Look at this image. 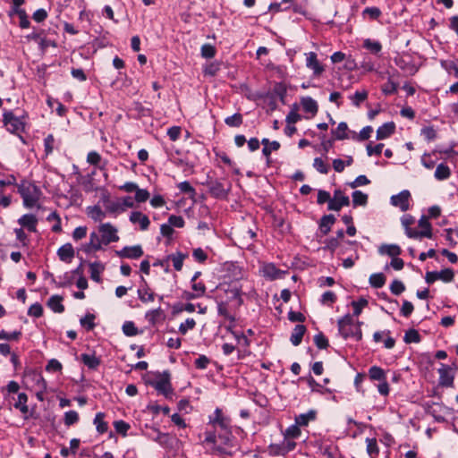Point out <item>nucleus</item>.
I'll return each instance as SVG.
<instances>
[{
    "label": "nucleus",
    "mask_w": 458,
    "mask_h": 458,
    "mask_svg": "<svg viewBox=\"0 0 458 458\" xmlns=\"http://www.w3.org/2000/svg\"><path fill=\"white\" fill-rule=\"evenodd\" d=\"M239 277L220 283L215 290V301L217 305V314L226 320H234V313H237L242 306L243 292L241 282L242 273L239 270Z\"/></svg>",
    "instance_id": "nucleus-1"
},
{
    "label": "nucleus",
    "mask_w": 458,
    "mask_h": 458,
    "mask_svg": "<svg viewBox=\"0 0 458 458\" xmlns=\"http://www.w3.org/2000/svg\"><path fill=\"white\" fill-rule=\"evenodd\" d=\"M204 435L203 444L211 445V454L232 455V453L228 452L225 447H232L233 445V436L230 426L226 427V428H220V431L206 430Z\"/></svg>",
    "instance_id": "nucleus-2"
},
{
    "label": "nucleus",
    "mask_w": 458,
    "mask_h": 458,
    "mask_svg": "<svg viewBox=\"0 0 458 458\" xmlns=\"http://www.w3.org/2000/svg\"><path fill=\"white\" fill-rule=\"evenodd\" d=\"M361 324L360 321L354 322L352 317L347 314L338 320V330L344 338H352L355 341H360L362 338Z\"/></svg>",
    "instance_id": "nucleus-3"
},
{
    "label": "nucleus",
    "mask_w": 458,
    "mask_h": 458,
    "mask_svg": "<svg viewBox=\"0 0 458 458\" xmlns=\"http://www.w3.org/2000/svg\"><path fill=\"white\" fill-rule=\"evenodd\" d=\"M18 192L23 199L24 206L29 208H34L41 196L40 189L28 182H22L18 185Z\"/></svg>",
    "instance_id": "nucleus-4"
},
{
    "label": "nucleus",
    "mask_w": 458,
    "mask_h": 458,
    "mask_svg": "<svg viewBox=\"0 0 458 458\" xmlns=\"http://www.w3.org/2000/svg\"><path fill=\"white\" fill-rule=\"evenodd\" d=\"M203 185L208 188L209 194L217 199H225L232 187L231 182L226 179L213 178H208Z\"/></svg>",
    "instance_id": "nucleus-5"
},
{
    "label": "nucleus",
    "mask_w": 458,
    "mask_h": 458,
    "mask_svg": "<svg viewBox=\"0 0 458 458\" xmlns=\"http://www.w3.org/2000/svg\"><path fill=\"white\" fill-rule=\"evenodd\" d=\"M155 376L156 378L150 380L148 384L165 398H170L174 391L171 384L170 373L168 371H164L162 373L157 372Z\"/></svg>",
    "instance_id": "nucleus-6"
},
{
    "label": "nucleus",
    "mask_w": 458,
    "mask_h": 458,
    "mask_svg": "<svg viewBox=\"0 0 458 458\" xmlns=\"http://www.w3.org/2000/svg\"><path fill=\"white\" fill-rule=\"evenodd\" d=\"M3 116L4 124L7 131L17 135L24 132L25 123L23 118L15 116L12 111L4 112Z\"/></svg>",
    "instance_id": "nucleus-7"
},
{
    "label": "nucleus",
    "mask_w": 458,
    "mask_h": 458,
    "mask_svg": "<svg viewBox=\"0 0 458 458\" xmlns=\"http://www.w3.org/2000/svg\"><path fill=\"white\" fill-rule=\"evenodd\" d=\"M98 232L101 235L104 245H108L111 242H116L119 241L117 228L110 223L101 224L98 226Z\"/></svg>",
    "instance_id": "nucleus-8"
},
{
    "label": "nucleus",
    "mask_w": 458,
    "mask_h": 458,
    "mask_svg": "<svg viewBox=\"0 0 458 458\" xmlns=\"http://www.w3.org/2000/svg\"><path fill=\"white\" fill-rule=\"evenodd\" d=\"M230 419L223 414L220 408H216L214 413L208 417V424L214 428L212 431H216L217 428H226L230 426Z\"/></svg>",
    "instance_id": "nucleus-9"
},
{
    "label": "nucleus",
    "mask_w": 458,
    "mask_h": 458,
    "mask_svg": "<svg viewBox=\"0 0 458 458\" xmlns=\"http://www.w3.org/2000/svg\"><path fill=\"white\" fill-rule=\"evenodd\" d=\"M411 193L407 190L402 191L396 195L391 197L390 202L393 206L399 208L402 211L405 212L410 208Z\"/></svg>",
    "instance_id": "nucleus-10"
},
{
    "label": "nucleus",
    "mask_w": 458,
    "mask_h": 458,
    "mask_svg": "<svg viewBox=\"0 0 458 458\" xmlns=\"http://www.w3.org/2000/svg\"><path fill=\"white\" fill-rule=\"evenodd\" d=\"M350 199L348 196H345L340 190H337L334 193V197L331 198L327 208L329 210L339 211L343 207L349 206Z\"/></svg>",
    "instance_id": "nucleus-11"
},
{
    "label": "nucleus",
    "mask_w": 458,
    "mask_h": 458,
    "mask_svg": "<svg viewBox=\"0 0 458 458\" xmlns=\"http://www.w3.org/2000/svg\"><path fill=\"white\" fill-rule=\"evenodd\" d=\"M262 276L268 280L282 279L288 274V271L277 268L273 263H268L262 267Z\"/></svg>",
    "instance_id": "nucleus-12"
},
{
    "label": "nucleus",
    "mask_w": 458,
    "mask_h": 458,
    "mask_svg": "<svg viewBox=\"0 0 458 458\" xmlns=\"http://www.w3.org/2000/svg\"><path fill=\"white\" fill-rule=\"evenodd\" d=\"M143 250L140 245L125 246L115 254L122 259H138L143 255Z\"/></svg>",
    "instance_id": "nucleus-13"
},
{
    "label": "nucleus",
    "mask_w": 458,
    "mask_h": 458,
    "mask_svg": "<svg viewBox=\"0 0 458 458\" xmlns=\"http://www.w3.org/2000/svg\"><path fill=\"white\" fill-rule=\"evenodd\" d=\"M419 226L421 228L420 231L414 229L413 239H420L423 237L431 239L432 238V227L428 220V217L422 216L419 220Z\"/></svg>",
    "instance_id": "nucleus-14"
},
{
    "label": "nucleus",
    "mask_w": 458,
    "mask_h": 458,
    "mask_svg": "<svg viewBox=\"0 0 458 458\" xmlns=\"http://www.w3.org/2000/svg\"><path fill=\"white\" fill-rule=\"evenodd\" d=\"M439 374V385L445 387H450L454 386V374L452 373V369L445 364L441 365V368L438 369Z\"/></svg>",
    "instance_id": "nucleus-15"
},
{
    "label": "nucleus",
    "mask_w": 458,
    "mask_h": 458,
    "mask_svg": "<svg viewBox=\"0 0 458 458\" xmlns=\"http://www.w3.org/2000/svg\"><path fill=\"white\" fill-rule=\"evenodd\" d=\"M165 313L164 310L159 307L157 309H154L151 310H148L145 314L146 320L149 323L151 326H156L158 323H161L165 320Z\"/></svg>",
    "instance_id": "nucleus-16"
},
{
    "label": "nucleus",
    "mask_w": 458,
    "mask_h": 458,
    "mask_svg": "<svg viewBox=\"0 0 458 458\" xmlns=\"http://www.w3.org/2000/svg\"><path fill=\"white\" fill-rule=\"evenodd\" d=\"M130 221L132 224H139L140 230L142 231H146L150 225V221L148 216L144 215L140 211L131 212L130 215Z\"/></svg>",
    "instance_id": "nucleus-17"
},
{
    "label": "nucleus",
    "mask_w": 458,
    "mask_h": 458,
    "mask_svg": "<svg viewBox=\"0 0 458 458\" xmlns=\"http://www.w3.org/2000/svg\"><path fill=\"white\" fill-rule=\"evenodd\" d=\"M89 267L90 278L96 283H100L101 282L100 275L105 270V265L103 263H101L100 261H94V262H89Z\"/></svg>",
    "instance_id": "nucleus-18"
},
{
    "label": "nucleus",
    "mask_w": 458,
    "mask_h": 458,
    "mask_svg": "<svg viewBox=\"0 0 458 458\" xmlns=\"http://www.w3.org/2000/svg\"><path fill=\"white\" fill-rule=\"evenodd\" d=\"M60 260L70 263L74 257V250L71 243H65L57 250Z\"/></svg>",
    "instance_id": "nucleus-19"
},
{
    "label": "nucleus",
    "mask_w": 458,
    "mask_h": 458,
    "mask_svg": "<svg viewBox=\"0 0 458 458\" xmlns=\"http://www.w3.org/2000/svg\"><path fill=\"white\" fill-rule=\"evenodd\" d=\"M395 131V124L393 122L386 123L377 130V140H385L389 138Z\"/></svg>",
    "instance_id": "nucleus-20"
},
{
    "label": "nucleus",
    "mask_w": 458,
    "mask_h": 458,
    "mask_svg": "<svg viewBox=\"0 0 458 458\" xmlns=\"http://www.w3.org/2000/svg\"><path fill=\"white\" fill-rule=\"evenodd\" d=\"M27 402L28 395L25 393H20L18 394L17 401L13 403V407L19 410L23 414L24 419H28L30 413Z\"/></svg>",
    "instance_id": "nucleus-21"
},
{
    "label": "nucleus",
    "mask_w": 458,
    "mask_h": 458,
    "mask_svg": "<svg viewBox=\"0 0 458 458\" xmlns=\"http://www.w3.org/2000/svg\"><path fill=\"white\" fill-rule=\"evenodd\" d=\"M18 223L22 226L27 228L30 232H36V226L38 223V219L36 216L32 214L23 215L19 218Z\"/></svg>",
    "instance_id": "nucleus-22"
},
{
    "label": "nucleus",
    "mask_w": 458,
    "mask_h": 458,
    "mask_svg": "<svg viewBox=\"0 0 458 458\" xmlns=\"http://www.w3.org/2000/svg\"><path fill=\"white\" fill-rule=\"evenodd\" d=\"M141 280L143 282V285L140 288L138 289L139 299L142 302L153 301L154 299H155L154 293L151 292V290L148 286V284H147L146 280L143 277H141Z\"/></svg>",
    "instance_id": "nucleus-23"
},
{
    "label": "nucleus",
    "mask_w": 458,
    "mask_h": 458,
    "mask_svg": "<svg viewBox=\"0 0 458 458\" xmlns=\"http://www.w3.org/2000/svg\"><path fill=\"white\" fill-rule=\"evenodd\" d=\"M63 300V297L60 295H53L48 299L47 305L55 313H63L64 311Z\"/></svg>",
    "instance_id": "nucleus-24"
},
{
    "label": "nucleus",
    "mask_w": 458,
    "mask_h": 458,
    "mask_svg": "<svg viewBox=\"0 0 458 458\" xmlns=\"http://www.w3.org/2000/svg\"><path fill=\"white\" fill-rule=\"evenodd\" d=\"M306 333V327L304 325H296L291 334L290 341L293 345L298 346L301 344L303 335Z\"/></svg>",
    "instance_id": "nucleus-25"
},
{
    "label": "nucleus",
    "mask_w": 458,
    "mask_h": 458,
    "mask_svg": "<svg viewBox=\"0 0 458 458\" xmlns=\"http://www.w3.org/2000/svg\"><path fill=\"white\" fill-rule=\"evenodd\" d=\"M80 359L81 361L89 369H97L101 363L100 359L95 354L81 353Z\"/></svg>",
    "instance_id": "nucleus-26"
},
{
    "label": "nucleus",
    "mask_w": 458,
    "mask_h": 458,
    "mask_svg": "<svg viewBox=\"0 0 458 458\" xmlns=\"http://www.w3.org/2000/svg\"><path fill=\"white\" fill-rule=\"evenodd\" d=\"M378 252L380 255H387L394 259L401 254L402 250L396 244H382L378 248Z\"/></svg>",
    "instance_id": "nucleus-27"
},
{
    "label": "nucleus",
    "mask_w": 458,
    "mask_h": 458,
    "mask_svg": "<svg viewBox=\"0 0 458 458\" xmlns=\"http://www.w3.org/2000/svg\"><path fill=\"white\" fill-rule=\"evenodd\" d=\"M106 414L104 412H98L94 418L93 424L99 434H104L108 430V424L105 421Z\"/></svg>",
    "instance_id": "nucleus-28"
},
{
    "label": "nucleus",
    "mask_w": 458,
    "mask_h": 458,
    "mask_svg": "<svg viewBox=\"0 0 458 458\" xmlns=\"http://www.w3.org/2000/svg\"><path fill=\"white\" fill-rule=\"evenodd\" d=\"M315 420V410H310L306 413H301L295 417V423L301 428V427H306L309 423Z\"/></svg>",
    "instance_id": "nucleus-29"
},
{
    "label": "nucleus",
    "mask_w": 458,
    "mask_h": 458,
    "mask_svg": "<svg viewBox=\"0 0 458 458\" xmlns=\"http://www.w3.org/2000/svg\"><path fill=\"white\" fill-rule=\"evenodd\" d=\"M402 225L403 226L405 230V234L409 237L413 239V233L414 229L411 228V225L414 224L415 219L411 215L406 214L403 215L401 218Z\"/></svg>",
    "instance_id": "nucleus-30"
},
{
    "label": "nucleus",
    "mask_w": 458,
    "mask_h": 458,
    "mask_svg": "<svg viewBox=\"0 0 458 458\" xmlns=\"http://www.w3.org/2000/svg\"><path fill=\"white\" fill-rule=\"evenodd\" d=\"M434 176L438 181L446 180L451 176V170L448 165L441 163L437 166Z\"/></svg>",
    "instance_id": "nucleus-31"
},
{
    "label": "nucleus",
    "mask_w": 458,
    "mask_h": 458,
    "mask_svg": "<svg viewBox=\"0 0 458 458\" xmlns=\"http://www.w3.org/2000/svg\"><path fill=\"white\" fill-rule=\"evenodd\" d=\"M318 301L321 305L332 307L336 302L337 296L334 292L327 291L321 294Z\"/></svg>",
    "instance_id": "nucleus-32"
},
{
    "label": "nucleus",
    "mask_w": 458,
    "mask_h": 458,
    "mask_svg": "<svg viewBox=\"0 0 458 458\" xmlns=\"http://www.w3.org/2000/svg\"><path fill=\"white\" fill-rule=\"evenodd\" d=\"M87 215L94 221H101L105 216V212L99 206H89L87 208Z\"/></svg>",
    "instance_id": "nucleus-33"
},
{
    "label": "nucleus",
    "mask_w": 458,
    "mask_h": 458,
    "mask_svg": "<svg viewBox=\"0 0 458 458\" xmlns=\"http://www.w3.org/2000/svg\"><path fill=\"white\" fill-rule=\"evenodd\" d=\"M335 217L334 215H325L321 217L319 228L323 233H327L331 226L335 224Z\"/></svg>",
    "instance_id": "nucleus-34"
},
{
    "label": "nucleus",
    "mask_w": 458,
    "mask_h": 458,
    "mask_svg": "<svg viewBox=\"0 0 458 458\" xmlns=\"http://www.w3.org/2000/svg\"><path fill=\"white\" fill-rule=\"evenodd\" d=\"M369 377L371 380L384 381L386 379V372L377 366H372L369 369Z\"/></svg>",
    "instance_id": "nucleus-35"
},
{
    "label": "nucleus",
    "mask_w": 458,
    "mask_h": 458,
    "mask_svg": "<svg viewBox=\"0 0 458 458\" xmlns=\"http://www.w3.org/2000/svg\"><path fill=\"white\" fill-rule=\"evenodd\" d=\"M105 207L107 212L109 213H117L123 212L124 208L120 201H111L108 197L104 198Z\"/></svg>",
    "instance_id": "nucleus-36"
},
{
    "label": "nucleus",
    "mask_w": 458,
    "mask_h": 458,
    "mask_svg": "<svg viewBox=\"0 0 458 458\" xmlns=\"http://www.w3.org/2000/svg\"><path fill=\"white\" fill-rule=\"evenodd\" d=\"M95 318L96 316L92 313H87L84 317L80 319L81 326L87 331H91L95 328Z\"/></svg>",
    "instance_id": "nucleus-37"
},
{
    "label": "nucleus",
    "mask_w": 458,
    "mask_h": 458,
    "mask_svg": "<svg viewBox=\"0 0 458 458\" xmlns=\"http://www.w3.org/2000/svg\"><path fill=\"white\" fill-rule=\"evenodd\" d=\"M369 92L366 89L357 90L353 95L350 96L349 98L352 104L359 107L360 104L368 98Z\"/></svg>",
    "instance_id": "nucleus-38"
},
{
    "label": "nucleus",
    "mask_w": 458,
    "mask_h": 458,
    "mask_svg": "<svg viewBox=\"0 0 458 458\" xmlns=\"http://www.w3.org/2000/svg\"><path fill=\"white\" fill-rule=\"evenodd\" d=\"M243 123V116L241 113H235L225 119V123L229 127H240Z\"/></svg>",
    "instance_id": "nucleus-39"
},
{
    "label": "nucleus",
    "mask_w": 458,
    "mask_h": 458,
    "mask_svg": "<svg viewBox=\"0 0 458 458\" xmlns=\"http://www.w3.org/2000/svg\"><path fill=\"white\" fill-rule=\"evenodd\" d=\"M186 257V254L176 252L175 254L170 255L168 258L172 260L174 269L181 271L183 266V260Z\"/></svg>",
    "instance_id": "nucleus-40"
},
{
    "label": "nucleus",
    "mask_w": 458,
    "mask_h": 458,
    "mask_svg": "<svg viewBox=\"0 0 458 458\" xmlns=\"http://www.w3.org/2000/svg\"><path fill=\"white\" fill-rule=\"evenodd\" d=\"M352 197L353 207L365 206L368 202V195L360 191H354Z\"/></svg>",
    "instance_id": "nucleus-41"
},
{
    "label": "nucleus",
    "mask_w": 458,
    "mask_h": 458,
    "mask_svg": "<svg viewBox=\"0 0 458 458\" xmlns=\"http://www.w3.org/2000/svg\"><path fill=\"white\" fill-rule=\"evenodd\" d=\"M386 283V276L383 273L372 274L369 276V284L374 288H381Z\"/></svg>",
    "instance_id": "nucleus-42"
},
{
    "label": "nucleus",
    "mask_w": 458,
    "mask_h": 458,
    "mask_svg": "<svg viewBox=\"0 0 458 458\" xmlns=\"http://www.w3.org/2000/svg\"><path fill=\"white\" fill-rule=\"evenodd\" d=\"M122 330L126 336H134L140 333L132 321H125L122 327Z\"/></svg>",
    "instance_id": "nucleus-43"
},
{
    "label": "nucleus",
    "mask_w": 458,
    "mask_h": 458,
    "mask_svg": "<svg viewBox=\"0 0 458 458\" xmlns=\"http://www.w3.org/2000/svg\"><path fill=\"white\" fill-rule=\"evenodd\" d=\"M301 106L306 113H315V100L310 97H304L301 99Z\"/></svg>",
    "instance_id": "nucleus-44"
},
{
    "label": "nucleus",
    "mask_w": 458,
    "mask_h": 458,
    "mask_svg": "<svg viewBox=\"0 0 458 458\" xmlns=\"http://www.w3.org/2000/svg\"><path fill=\"white\" fill-rule=\"evenodd\" d=\"M177 188L182 193L187 194L191 198H193L196 195V190L188 181L181 182L177 184Z\"/></svg>",
    "instance_id": "nucleus-45"
},
{
    "label": "nucleus",
    "mask_w": 458,
    "mask_h": 458,
    "mask_svg": "<svg viewBox=\"0 0 458 458\" xmlns=\"http://www.w3.org/2000/svg\"><path fill=\"white\" fill-rule=\"evenodd\" d=\"M347 130V123L344 122H341L336 127L335 131H333V133L336 140H344L348 138Z\"/></svg>",
    "instance_id": "nucleus-46"
},
{
    "label": "nucleus",
    "mask_w": 458,
    "mask_h": 458,
    "mask_svg": "<svg viewBox=\"0 0 458 458\" xmlns=\"http://www.w3.org/2000/svg\"><path fill=\"white\" fill-rule=\"evenodd\" d=\"M196 327V321L192 318H188L183 323H181L178 332L181 335H186L189 330H192Z\"/></svg>",
    "instance_id": "nucleus-47"
},
{
    "label": "nucleus",
    "mask_w": 458,
    "mask_h": 458,
    "mask_svg": "<svg viewBox=\"0 0 458 458\" xmlns=\"http://www.w3.org/2000/svg\"><path fill=\"white\" fill-rule=\"evenodd\" d=\"M55 140L53 134H48L44 139V151L46 156H49L53 153L55 148Z\"/></svg>",
    "instance_id": "nucleus-48"
},
{
    "label": "nucleus",
    "mask_w": 458,
    "mask_h": 458,
    "mask_svg": "<svg viewBox=\"0 0 458 458\" xmlns=\"http://www.w3.org/2000/svg\"><path fill=\"white\" fill-rule=\"evenodd\" d=\"M280 148V143L277 140H273L268 146L263 147L262 154L266 157L267 162L270 161V155L272 151H276Z\"/></svg>",
    "instance_id": "nucleus-49"
},
{
    "label": "nucleus",
    "mask_w": 458,
    "mask_h": 458,
    "mask_svg": "<svg viewBox=\"0 0 458 458\" xmlns=\"http://www.w3.org/2000/svg\"><path fill=\"white\" fill-rule=\"evenodd\" d=\"M79 421V413L76 411H68L64 413V422L70 427Z\"/></svg>",
    "instance_id": "nucleus-50"
},
{
    "label": "nucleus",
    "mask_w": 458,
    "mask_h": 458,
    "mask_svg": "<svg viewBox=\"0 0 458 458\" xmlns=\"http://www.w3.org/2000/svg\"><path fill=\"white\" fill-rule=\"evenodd\" d=\"M403 340L406 344L419 343L420 341V335L415 329H409L405 332Z\"/></svg>",
    "instance_id": "nucleus-51"
},
{
    "label": "nucleus",
    "mask_w": 458,
    "mask_h": 458,
    "mask_svg": "<svg viewBox=\"0 0 458 458\" xmlns=\"http://www.w3.org/2000/svg\"><path fill=\"white\" fill-rule=\"evenodd\" d=\"M367 452L371 457H375L378 454L379 449L375 438H367Z\"/></svg>",
    "instance_id": "nucleus-52"
},
{
    "label": "nucleus",
    "mask_w": 458,
    "mask_h": 458,
    "mask_svg": "<svg viewBox=\"0 0 458 458\" xmlns=\"http://www.w3.org/2000/svg\"><path fill=\"white\" fill-rule=\"evenodd\" d=\"M363 47L373 54H378L382 49L380 42L372 41L370 39H366L363 43Z\"/></svg>",
    "instance_id": "nucleus-53"
},
{
    "label": "nucleus",
    "mask_w": 458,
    "mask_h": 458,
    "mask_svg": "<svg viewBox=\"0 0 458 458\" xmlns=\"http://www.w3.org/2000/svg\"><path fill=\"white\" fill-rule=\"evenodd\" d=\"M372 131L373 129L371 126H365L364 128H362L359 134L355 133L352 139L358 141L367 140L370 138Z\"/></svg>",
    "instance_id": "nucleus-54"
},
{
    "label": "nucleus",
    "mask_w": 458,
    "mask_h": 458,
    "mask_svg": "<svg viewBox=\"0 0 458 458\" xmlns=\"http://www.w3.org/2000/svg\"><path fill=\"white\" fill-rule=\"evenodd\" d=\"M114 427L115 428V431L118 434L123 435V437L127 435L128 430L130 429L131 426L129 423L125 422L124 420H115L114 422Z\"/></svg>",
    "instance_id": "nucleus-55"
},
{
    "label": "nucleus",
    "mask_w": 458,
    "mask_h": 458,
    "mask_svg": "<svg viewBox=\"0 0 458 458\" xmlns=\"http://www.w3.org/2000/svg\"><path fill=\"white\" fill-rule=\"evenodd\" d=\"M420 134L422 136H424V138L428 140V141H432L434 140L436 138H437V131L435 130V128L433 126H426V127H423L420 131Z\"/></svg>",
    "instance_id": "nucleus-56"
},
{
    "label": "nucleus",
    "mask_w": 458,
    "mask_h": 458,
    "mask_svg": "<svg viewBox=\"0 0 458 458\" xmlns=\"http://www.w3.org/2000/svg\"><path fill=\"white\" fill-rule=\"evenodd\" d=\"M102 160V157L100 156L99 153H98L97 151H89L87 155V162L89 164V165H95L97 167H99L100 169H102L100 166H99V164Z\"/></svg>",
    "instance_id": "nucleus-57"
},
{
    "label": "nucleus",
    "mask_w": 458,
    "mask_h": 458,
    "mask_svg": "<svg viewBox=\"0 0 458 458\" xmlns=\"http://www.w3.org/2000/svg\"><path fill=\"white\" fill-rule=\"evenodd\" d=\"M454 271L451 268H445L439 272H437V278L438 280H442L445 283L452 282L454 280Z\"/></svg>",
    "instance_id": "nucleus-58"
},
{
    "label": "nucleus",
    "mask_w": 458,
    "mask_h": 458,
    "mask_svg": "<svg viewBox=\"0 0 458 458\" xmlns=\"http://www.w3.org/2000/svg\"><path fill=\"white\" fill-rule=\"evenodd\" d=\"M201 55L204 58H213L216 55V47L210 44H204L200 49Z\"/></svg>",
    "instance_id": "nucleus-59"
},
{
    "label": "nucleus",
    "mask_w": 458,
    "mask_h": 458,
    "mask_svg": "<svg viewBox=\"0 0 458 458\" xmlns=\"http://www.w3.org/2000/svg\"><path fill=\"white\" fill-rule=\"evenodd\" d=\"M21 335V331H13L11 333H8L4 330L0 331V340L4 339V340H7V341H17L20 339Z\"/></svg>",
    "instance_id": "nucleus-60"
},
{
    "label": "nucleus",
    "mask_w": 458,
    "mask_h": 458,
    "mask_svg": "<svg viewBox=\"0 0 458 458\" xmlns=\"http://www.w3.org/2000/svg\"><path fill=\"white\" fill-rule=\"evenodd\" d=\"M405 290V285L402 281L394 280L390 284V291L394 295H400Z\"/></svg>",
    "instance_id": "nucleus-61"
},
{
    "label": "nucleus",
    "mask_w": 458,
    "mask_h": 458,
    "mask_svg": "<svg viewBox=\"0 0 458 458\" xmlns=\"http://www.w3.org/2000/svg\"><path fill=\"white\" fill-rule=\"evenodd\" d=\"M191 291H193L199 298L205 295L206 285L203 282H191Z\"/></svg>",
    "instance_id": "nucleus-62"
},
{
    "label": "nucleus",
    "mask_w": 458,
    "mask_h": 458,
    "mask_svg": "<svg viewBox=\"0 0 458 458\" xmlns=\"http://www.w3.org/2000/svg\"><path fill=\"white\" fill-rule=\"evenodd\" d=\"M28 315L34 318H40L43 315V307L38 302L32 304L28 310Z\"/></svg>",
    "instance_id": "nucleus-63"
},
{
    "label": "nucleus",
    "mask_w": 458,
    "mask_h": 458,
    "mask_svg": "<svg viewBox=\"0 0 458 458\" xmlns=\"http://www.w3.org/2000/svg\"><path fill=\"white\" fill-rule=\"evenodd\" d=\"M168 224L172 227L182 228L185 225L184 219L181 216L171 215L168 217Z\"/></svg>",
    "instance_id": "nucleus-64"
}]
</instances>
